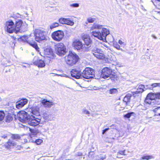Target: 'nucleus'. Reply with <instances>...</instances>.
<instances>
[{
	"instance_id": "nucleus-1",
	"label": "nucleus",
	"mask_w": 160,
	"mask_h": 160,
	"mask_svg": "<svg viewBox=\"0 0 160 160\" xmlns=\"http://www.w3.org/2000/svg\"><path fill=\"white\" fill-rule=\"evenodd\" d=\"M18 119L22 123H28L29 125L32 126H36L40 124L41 120L39 118L35 117L32 115H29L24 111L19 112L18 115Z\"/></svg>"
},
{
	"instance_id": "nucleus-2",
	"label": "nucleus",
	"mask_w": 160,
	"mask_h": 160,
	"mask_svg": "<svg viewBox=\"0 0 160 160\" xmlns=\"http://www.w3.org/2000/svg\"><path fill=\"white\" fill-rule=\"evenodd\" d=\"M102 26L99 24H94L90 27V32L92 35L98 39L104 41L107 36L109 34L108 30L102 28L101 32L98 31L102 28Z\"/></svg>"
},
{
	"instance_id": "nucleus-3",
	"label": "nucleus",
	"mask_w": 160,
	"mask_h": 160,
	"mask_svg": "<svg viewBox=\"0 0 160 160\" xmlns=\"http://www.w3.org/2000/svg\"><path fill=\"white\" fill-rule=\"evenodd\" d=\"M79 59V57L75 53L69 52L68 55L65 57V60L68 64L73 66L78 62Z\"/></svg>"
},
{
	"instance_id": "nucleus-4",
	"label": "nucleus",
	"mask_w": 160,
	"mask_h": 160,
	"mask_svg": "<svg viewBox=\"0 0 160 160\" xmlns=\"http://www.w3.org/2000/svg\"><path fill=\"white\" fill-rule=\"evenodd\" d=\"M33 33L35 40L38 42H40L44 40H46L47 37L45 32L39 29H35Z\"/></svg>"
},
{
	"instance_id": "nucleus-5",
	"label": "nucleus",
	"mask_w": 160,
	"mask_h": 160,
	"mask_svg": "<svg viewBox=\"0 0 160 160\" xmlns=\"http://www.w3.org/2000/svg\"><path fill=\"white\" fill-rule=\"evenodd\" d=\"M81 78L89 79L95 77L94 72L93 69L89 68H86L82 73Z\"/></svg>"
},
{
	"instance_id": "nucleus-6",
	"label": "nucleus",
	"mask_w": 160,
	"mask_h": 160,
	"mask_svg": "<svg viewBox=\"0 0 160 160\" xmlns=\"http://www.w3.org/2000/svg\"><path fill=\"white\" fill-rule=\"evenodd\" d=\"M72 46L75 49L79 51H84L88 50V48L82 44V43L79 40H75L73 42Z\"/></svg>"
},
{
	"instance_id": "nucleus-7",
	"label": "nucleus",
	"mask_w": 160,
	"mask_h": 160,
	"mask_svg": "<svg viewBox=\"0 0 160 160\" xmlns=\"http://www.w3.org/2000/svg\"><path fill=\"white\" fill-rule=\"evenodd\" d=\"M64 33L61 30H58L52 32L51 35L52 38L55 41L59 42L63 38Z\"/></svg>"
},
{
	"instance_id": "nucleus-8",
	"label": "nucleus",
	"mask_w": 160,
	"mask_h": 160,
	"mask_svg": "<svg viewBox=\"0 0 160 160\" xmlns=\"http://www.w3.org/2000/svg\"><path fill=\"white\" fill-rule=\"evenodd\" d=\"M56 53L59 56L63 55L66 53V48L62 43H58L55 46Z\"/></svg>"
},
{
	"instance_id": "nucleus-9",
	"label": "nucleus",
	"mask_w": 160,
	"mask_h": 160,
	"mask_svg": "<svg viewBox=\"0 0 160 160\" xmlns=\"http://www.w3.org/2000/svg\"><path fill=\"white\" fill-rule=\"evenodd\" d=\"M112 72V70L111 68L108 67L104 68L102 70L101 77L104 79L112 78L113 76Z\"/></svg>"
},
{
	"instance_id": "nucleus-10",
	"label": "nucleus",
	"mask_w": 160,
	"mask_h": 160,
	"mask_svg": "<svg viewBox=\"0 0 160 160\" xmlns=\"http://www.w3.org/2000/svg\"><path fill=\"white\" fill-rule=\"evenodd\" d=\"M92 51L93 55L97 58L101 59L104 58L105 55L101 49L97 47H94L92 49Z\"/></svg>"
},
{
	"instance_id": "nucleus-11",
	"label": "nucleus",
	"mask_w": 160,
	"mask_h": 160,
	"mask_svg": "<svg viewBox=\"0 0 160 160\" xmlns=\"http://www.w3.org/2000/svg\"><path fill=\"white\" fill-rule=\"evenodd\" d=\"M5 27L7 32L9 33H11L13 32L16 33L15 25L12 21L10 20L6 22Z\"/></svg>"
},
{
	"instance_id": "nucleus-12",
	"label": "nucleus",
	"mask_w": 160,
	"mask_h": 160,
	"mask_svg": "<svg viewBox=\"0 0 160 160\" xmlns=\"http://www.w3.org/2000/svg\"><path fill=\"white\" fill-rule=\"evenodd\" d=\"M28 36H23L18 39V40L19 41L23 42H27L31 46L34 48L37 51H38L39 48L38 47L37 44L34 42H31L30 41H28Z\"/></svg>"
},
{
	"instance_id": "nucleus-13",
	"label": "nucleus",
	"mask_w": 160,
	"mask_h": 160,
	"mask_svg": "<svg viewBox=\"0 0 160 160\" xmlns=\"http://www.w3.org/2000/svg\"><path fill=\"white\" fill-rule=\"evenodd\" d=\"M81 69L79 68H75L72 69L71 71V74L72 77L76 79L81 78L82 73Z\"/></svg>"
},
{
	"instance_id": "nucleus-14",
	"label": "nucleus",
	"mask_w": 160,
	"mask_h": 160,
	"mask_svg": "<svg viewBox=\"0 0 160 160\" xmlns=\"http://www.w3.org/2000/svg\"><path fill=\"white\" fill-rule=\"evenodd\" d=\"M32 113L34 115H35V117L39 118L41 119V117L39 112V107L38 106H34L31 108Z\"/></svg>"
},
{
	"instance_id": "nucleus-15",
	"label": "nucleus",
	"mask_w": 160,
	"mask_h": 160,
	"mask_svg": "<svg viewBox=\"0 0 160 160\" xmlns=\"http://www.w3.org/2000/svg\"><path fill=\"white\" fill-rule=\"evenodd\" d=\"M59 21L62 24H66L70 26H72L74 24V22L69 18H61L59 19Z\"/></svg>"
},
{
	"instance_id": "nucleus-16",
	"label": "nucleus",
	"mask_w": 160,
	"mask_h": 160,
	"mask_svg": "<svg viewBox=\"0 0 160 160\" xmlns=\"http://www.w3.org/2000/svg\"><path fill=\"white\" fill-rule=\"evenodd\" d=\"M33 64L34 65L40 68L44 67L45 65L44 61L39 58H37L36 60L35 58H34Z\"/></svg>"
},
{
	"instance_id": "nucleus-17",
	"label": "nucleus",
	"mask_w": 160,
	"mask_h": 160,
	"mask_svg": "<svg viewBox=\"0 0 160 160\" xmlns=\"http://www.w3.org/2000/svg\"><path fill=\"white\" fill-rule=\"evenodd\" d=\"M41 103L44 107L46 108H50L54 104L53 102L46 99H44L42 100Z\"/></svg>"
},
{
	"instance_id": "nucleus-18",
	"label": "nucleus",
	"mask_w": 160,
	"mask_h": 160,
	"mask_svg": "<svg viewBox=\"0 0 160 160\" xmlns=\"http://www.w3.org/2000/svg\"><path fill=\"white\" fill-rule=\"evenodd\" d=\"M28 100L26 99H23L16 103V107L20 109L24 106L28 102Z\"/></svg>"
},
{
	"instance_id": "nucleus-19",
	"label": "nucleus",
	"mask_w": 160,
	"mask_h": 160,
	"mask_svg": "<svg viewBox=\"0 0 160 160\" xmlns=\"http://www.w3.org/2000/svg\"><path fill=\"white\" fill-rule=\"evenodd\" d=\"M22 21L19 20L16 22L15 25V30L16 31V33H17L20 31V28H22L23 25L22 26Z\"/></svg>"
},
{
	"instance_id": "nucleus-20",
	"label": "nucleus",
	"mask_w": 160,
	"mask_h": 160,
	"mask_svg": "<svg viewBox=\"0 0 160 160\" xmlns=\"http://www.w3.org/2000/svg\"><path fill=\"white\" fill-rule=\"evenodd\" d=\"M43 117L45 120L51 121L54 118V115L47 112H45L43 114Z\"/></svg>"
},
{
	"instance_id": "nucleus-21",
	"label": "nucleus",
	"mask_w": 160,
	"mask_h": 160,
	"mask_svg": "<svg viewBox=\"0 0 160 160\" xmlns=\"http://www.w3.org/2000/svg\"><path fill=\"white\" fill-rule=\"evenodd\" d=\"M82 39L85 42V45L89 46L91 44V41L89 36L87 34H84L82 36Z\"/></svg>"
},
{
	"instance_id": "nucleus-22",
	"label": "nucleus",
	"mask_w": 160,
	"mask_h": 160,
	"mask_svg": "<svg viewBox=\"0 0 160 160\" xmlns=\"http://www.w3.org/2000/svg\"><path fill=\"white\" fill-rule=\"evenodd\" d=\"M16 145V143L11 140H9L7 143L5 145V147L8 149H10L12 147L15 146Z\"/></svg>"
},
{
	"instance_id": "nucleus-23",
	"label": "nucleus",
	"mask_w": 160,
	"mask_h": 160,
	"mask_svg": "<svg viewBox=\"0 0 160 160\" xmlns=\"http://www.w3.org/2000/svg\"><path fill=\"white\" fill-rule=\"evenodd\" d=\"M44 54L47 55H48V57H50V56H52L53 53L52 49L50 48H46L44 50Z\"/></svg>"
},
{
	"instance_id": "nucleus-24",
	"label": "nucleus",
	"mask_w": 160,
	"mask_h": 160,
	"mask_svg": "<svg viewBox=\"0 0 160 160\" xmlns=\"http://www.w3.org/2000/svg\"><path fill=\"white\" fill-rule=\"evenodd\" d=\"M144 86L142 85H139L136 91L134 92L135 94H138V93H142L144 91Z\"/></svg>"
},
{
	"instance_id": "nucleus-25",
	"label": "nucleus",
	"mask_w": 160,
	"mask_h": 160,
	"mask_svg": "<svg viewBox=\"0 0 160 160\" xmlns=\"http://www.w3.org/2000/svg\"><path fill=\"white\" fill-rule=\"evenodd\" d=\"M127 153H126L125 150H120L117 152V157L118 158H122V157L121 156V155L126 156L127 155Z\"/></svg>"
},
{
	"instance_id": "nucleus-26",
	"label": "nucleus",
	"mask_w": 160,
	"mask_h": 160,
	"mask_svg": "<svg viewBox=\"0 0 160 160\" xmlns=\"http://www.w3.org/2000/svg\"><path fill=\"white\" fill-rule=\"evenodd\" d=\"M152 100H151V99L148 98V97H147L146 98L145 100V102L150 104H152V103H155V104L157 105H159L160 104V103L158 102V101H157V102H156L157 101H156V100H154L152 102Z\"/></svg>"
},
{
	"instance_id": "nucleus-27",
	"label": "nucleus",
	"mask_w": 160,
	"mask_h": 160,
	"mask_svg": "<svg viewBox=\"0 0 160 160\" xmlns=\"http://www.w3.org/2000/svg\"><path fill=\"white\" fill-rule=\"evenodd\" d=\"M131 97L132 95L128 93L124 97L123 101L124 102H126V105L127 104V102H130Z\"/></svg>"
},
{
	"instance_id": "nucleus-28",
	"label": "nucleus",
	"mask_w": 160,
	"mask_h": 160,
	"mask_svg": "<svg viewBox=\"0 0 160 160\" xmlns=\"http://www.w3.org/2000/svg\"><path fill=\"white\" fill-rule=\"evenodd\" d=\"M30 130L31 132V134L29 135H27L26 136L27 138H28V139L32 138L33 135H36L37 134V132L36 130L31 129H30Z\"/></svg>"
},
{
	"instance_id": "nucleus-29",
	"label": "nucleus",
	"mask_w": 160,
	"mask_h": 160,
	"mask_svg": "<svg viewBox=\"0 0 160 160\" xmlns=\"http://www.w3.org/2000/svg\"><path fill=\"white\" fill-rule=\"evenodd\" d=\"M108 92L112 95L117 94L118 92V90L115 88H112L108 91Z\"/></svg>"
},
{
	"instance_id": "nucleus-30",
	"label": "nucleus",
	"mask_w": 160,
	"mask_h": 160,
	"mask_svg": "<svg viewBox=\"0 0 160 160\" xmlns=\"http://www.w3.org/2000/svg\"><path fill=\"white\" fill-rule=\"evenodd\" d=\"M148 97V98L150 99L151 100H155V99L156 98V94L153 93H149L148 94L147 96Z\"/></svg>"
},
{
	"instance_id": "nucleus-31",
	"label": "nucleus",
	"mask_w": 160,
	"mask_h": 160,
	"mask_svg": "<svg viewBox=\"0 0 160 160\" xmlns=\"http://www.w3.org/2000/svg\"><path fill=\"white\" fill-rule=\"evenodd\" d=\"M13 119V117L10 114H9L6 116L5 117V121L7 122H9L10 121L12 120Z\"/></svg>"
},
{
	"instance_id": "nucleus-32",
	"label": "nucleus",
	"mask_w": 160,
	"mask_h": 160,
	"mask_svg": "<svg viewBox=\"0 0 160 160\" xmlns=\"http://www.w3.org/2000/svg\"><path fill=\"white\" fill-rule=\"evenodd\" d=\"M157 87H160V83H154L151 84L148 87V88L150 89H152L153 88H155Z\"/></svg>"
},
{
	"instance_id": "nucleus-33",
	"label": "nucleus",
	"mask_w": 160,
	"mask_h": 160,
	"mask_svg": "<svg viewBox=\"0 0 160 160\" xmlns=\"http://www.w3.org/2000/svg\"><path fill=\"white\" fill-rule=\"evenodd\" d=\"M42 140L41 139H36L35 140H30L29 142H35L37 145H39L42 142Z\"/></svg>"
},
{
	"instance_id": "nucleus-34",
	"label": "nucleus",
	"mask_w": 160,
	"mask_h": 160,
	"mask_svg": "<svg viewBox=\"0 0 160 160\" xmlns=\"http://www.w3.org/2000/svg\"><path fill=\"white\" fill-rule=\"evenodd\" d=\"M153 111L156 113L155 115H158L160 116V107L155 108L153 109Z\"/></svg>"
},
{
	"instance_id": "nucleus-35",
	"label": "nucleus",
	"mask_w": 160,
	"mask_h": 160,
	"mask_svg": "<svg viewBox=\"0 0 160 160\" xmlns=\"http://www.w3.org/2000/svg\"><path fill=\"white\" fill-rule=\"evenodd\" d=\"M113 47L116 48L117 49L119 50H122V49L120 48V46L116 42H113Z\"/></svg>"
},
{
	"instance_id": "nucleus-36",
	"label": "nucleus",
	"mask_w": 160,
	"mask_h": 160,
	"mask_svg": "<svg viewBox=\"0 0 160 160\" xmlns=\"http://www.w3.org/2000/svg\"><path fill=\"white\" fill-rule=\"evenodd\" d=\"M59 26V24L57 22H54L51 24L50 26L51 29H52L54 28H55L58 27Z\"/></svg>"
},
{
	"instance_id": "nucleus-37",
	"label": "nucleus",
	"mask_w": 160,
	"mask_h": 160,
	"mask_svg": "<svg viewBox=\"0 0 160 160\" xmlns=\"http://www.w3.org/2000/svg\"><path fill=\"white\" fill-rule=\"evenodd\" d=\"M153 158L152 156H143L141 157L140 158V160H143V159H146V160H149L150 159L152 158Z\"/></svg>"
},
{
	"instance_id": "nucleus-38",
	"label": "nucleus",
	"mask_w": 160,
	"mask_h": 160,
	"mask_svg": "<svg viewBox=\"0 0 160 160\" xmlns=\"http://www.w3.org/2000/svg\"><path fill=\"white\" fill-rule=\"evenodd\" d=\"M5 116L4 112L3 111H0V121L3 120Z\"/></svg>"
},
{
	"instance_id": "nucleus-39",
	"label": "nucleus",
	"mask_w": 160,
	"mask_h": 160,
	"mask_svg": "<svg viewBox=\"0 0 160 160\" xmlns=\"http://www.w3.org/2000/svg\"><path fill=\"white\" fill-rule=\"evenodd\" d=\"M11 138L13 139L18 140L20 139L21 137L18 134H16L12 135Z\"/></svg>"
},
{
	"instance_id": "nucleus-40",
	"label": "nucleus",
	"mask_w": 160,
	"mask_h": 160,
	"mask_svg": "<svg viewBox=\"0 0 160 160\" xmlns=\"http://www.w3.org/2000/svg\"><path fill=\"white\" fill-rule=\"evenodd\" d=\"M70 6L72 8H77L79 6V4L78 3H74L70 4Z\"/></svg>"
},
{
	"instance_id": "nucleus-41",
	"label": "nucleus",
	"mask_w": 160,
	"mask_h": 160,
	"mask_svg": "<svg viewBox=\"0 0 160 160\" xmlns=\"http://www.w3.org/2000/svg\"><path fill=\"white\" fill-rule=\"evenodd\" d=\"M106 158V156H97L96 158L97 160H103Z\"/></svg>"
},
{
	"instance_id": "nucleus-42",
	"label": "nucleus",
	"mask_w": 160,
	"mask_h": 160,
	"mask_svg": "<svg viewBox=\"0 0 160 160\" xmlns=\"http://www.w3.org/2000/svg\"><path fill=\"white\" fill-rule=\"evenodd\" d=\"M133 113V112H132L128 113L126 114L124 116V117L125 118H129L131 117V116L132 115Z\"/></svg>"
},
{
	"instance_id": "nucleus-43",
	"label": "nucleus",
	"mask_w": 160,
	"mask_h": 160,
	"mask_svg": "<svg viewBox=\"0 0 160 160\" xmlns=\"http://www.w3.org/2000/svg\"><path fill=\"white\" fill-rule=\"evenodd\" d=\"M156 100H155L156 101H158V102L160 103V102L158 101L159 99H160V93L156 94Z\"/></svg>"
},
{
	"instance_id": "nucleus-44",
	"label": "nucleus",
	"mask_w": 160,
	"mask_h": 160,
	"mask_svg": "<svg viewBox=\"0 0 160 160\" xmlns=\"http://www.w3.org/2000/svg\"><path fill=\"white\" fill-rule=\"evenodd\" d=\"M94 20L95 18H88L87 19V21L89 23L93 22L94 21Z\"/></svg>"
},
{
	"instance_id": "nucleus-45",
	"label": "nucleus",
	"mask_w": 160,
	"mask_h": 160,
	"mask_svg": "<svg viewBox=\"0 0 160 160\" xmlns=\"http://www.w3.org/2000/svg\"><path fill=\"white\" fill-rule=\"evenodd\" d=\"M118 43L121 46H124L126 45V43L121 40H119L118 41Z\"/></svg>"
},
{
	"instance_id": "nucleus-46",
	"label": "nucleus",
	"mask_w": 160,
	"mask_h": 160,
	"mask_svg": "<svg viewBox=\"0 0 160 160\" xmlns=\"http://www.w3.org/2000/svg\"><path fill=\"white\" fill-rule=\"evenodd\" d=\"M27 135L25 136V138H23V142H24V143H26V142H28V140H29V141L30 140H32V139H31V138L28 139V138H27L26 137Z\"/></svg>"
},
{
	"instance_id": "nucleus-47",
	"label": "nucleus",
	"mask_w": 160,
	"mask_h": 160,
	"mask_svg": "<svg viewBox=\"0 0 160 160\" xmlns=\"http://www.w3.org/2000/svg\"><path fill=\"white\" fill-rule=\"evenodd\" d=\"M83 112L87 115H88V116H89V115L90 114L89 112L86 109H84L83 110Z\"/></svg>"
},
{
	"instance_id": "nucleus-48",
	"label": "nucleus",
	"mask_w": 160,
	"mask_h": 160,
	"mask_svg": "<svg viewBox=\"0 0 160 160\" xmlns=\"http://www.w3.org/2000/svg\"><path fill=\"white\" fill-rule=\"evenodd\" d=\"M109 129V128H106L104 130H103L102 131V134H105V133Z\"/></svg>"
},
{
	"instance_id": "nucleus-49",
	"label": "nucleus",
	"mask_w": 160,
	"mask_h": 160,
	"mask_svg": "<svg viewBox=\"0 0 160 160\" xmlns=\"http://www.w3.org/2000/svg\"><path fill=\"white\" fill-rule=\"evenodd\" d=\"M94 153L93 152H90L89 153L88 156L90 158H92V155H93Z\"/></svg>"
},
{
	"instance_id": "nucleus-50",
	"label": "nucleus",
	"mask_w": 160,
	"mask_h": 160,
	"mask_svg": "<svg viewBox=\"0 0 160 160\" xmlns=\"http://www.w3.org/2000/svg\"><path fill=\"white\" fill-rule=\"evenodd\" d=\"M0 136L3 138H5L7 137V136L6 135H2V134H0Z\"/></svg>"
},
{
	"instance_id": "nucleus-51",
	"label": "nucleus",
	"mask_w": 160,
	"mask_h": 160,
	"mask_svg": "<svg viewBox=\"0 0 160 160\" xmlns=\"http://www.w3.org/2000/svg\"><path fill=\"white\" fill-rule=\"evenodd\" d=\"M82 155V153L81 152H78L77 155L78 156H81Z\"/></svg>"
},
{
	"instance_id": "nucleus-52",
	"label": "nucleus",
	"mask_w": 160,
	"mask_h": 160,
	"mask_svg": "<svg viewBox=\"0 0 160 160\" xmlns=\"http://www.w3.org/2000/svg\"><path fill=\"white\" fill-rule=\"evenodd\" d=\"M152 37L155 39H156L157 38L154 35H153Z\"/></svg>"
},
{
	"instance_id": "nucleus-53",
	"label": "nucleus",
	"mask_w": 160,
	"mask_h": 160,
	"mask_svg": "<svg viewBox=\"0 0 160 160\" xmlns=\"http://www.w3.org/2000/svg\"><path fill=\"white\" fill-rule=\"evenodd\" d=\"M1 97H0V101H1Z\"/></svg>"
},
{
	"instance_id": "nucleus-54",
	"label": "nucleus",
	"mask_w": 160,
	"mask_h": 160,
	"mask_svg": "<svg viewBox=\"0 0 160 160\" xmlns=\"http://www.w3.org/2000/svg\"><path fill=\"white\" fill-rule=\"evenodd\" d=\"M157 0L158 1H159V2H160V0Z\"/></svg>"
},
{
	"instance_id": "nucleus-55",
	"label": "nucleus",
	"mask_w": 160,
	"mask_h": 160,
	"mask_svg": "<svg viewBox=\"0 0 160 160\" xmlns=\"http://www.w3.org/2000/svg\"><path fill=\"white\" fill-rule=\"evenodd\" d=\"M26 29H25L23 31L24 32L25 31H26Z\"/></svg>"
},
{
	"instance_id": "nucleus-56",
	"label": "nucleus",
	"mask_w": 160,
	"mask_h": 160,
	"mask_svg": "<svg viewBox=\"0 0 160 160\" xmlns=\"http://www.w3.org/2000/svg\"><path fill=\"white\" fill-rule=\"evenodd\" d=\"M20 48L22 50V48Z\"/></svg>"
},
{
	"instance_id": "nucleus-57",
	"label": "nucleus",
	"mask_w": 160,
	"mask_h": 160,
	"mask_svg": "<svg viewBox=\"0 0 160 160\" xmlns=\"http://www.w3.org/2000/svg\"><path fill=\"white\" fill-rule=\"evenodd\" d=\"M32 55H33V53H32Z\"/></svg>"
},
{
	"instance_id": "nucleus-58",
	"label": "nucleus",
	"mask_w": 160,
	"mask_h": 160,
	"mask_svg": "<svg viewBox=\"0 0 160 160\" xmlns=\"http://www.w3.org/2000/svg\"><path fill=\"white\" fill-rule=\"evenodd\" d=\"M113 125H112L110 127H111V126H113Z\"/></svg>"
}]
</instances>
